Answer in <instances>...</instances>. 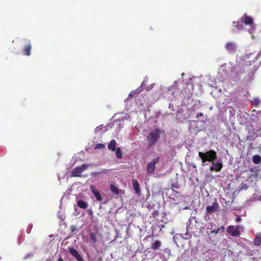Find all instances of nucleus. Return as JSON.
I'll return each instance as SVG.
<instances>
[{
	"label": "nucleus",
	"mask_w": 261,
	"mask_h": 261,
	"mask_svg": "<svg viewBox=\"0 0 261 261\" xmlns=\"http://www.w3.org/2000/svg\"><path fill=\"white\" fill-rule=\"evenodd\" d=\"M198 155L202 160V166L206 165V162H212L217 158V153L213 150H210L205 152H199Z\"/></svg>",
	"instance_id": "nucleus-1"
},
{
	"label": "nucleus",
	"mask_w": 261,
	"mask_h": 261,
	"mask_svg": "<svg viewBox=\"0 0 261 261\" xmlns=\"http://www.w3.org/2000/svg\"><path fill=\"white\" fill-rule=\"evenodd\" d=\"M160 138V132L158 129L150 132L147 138V141L148 142L149 146L154 145Z\"/></svg>",
	"instance_id": "nucleus-2"
},
{
	"label": "nucleus",
	"mask_w": 261,
	"mask_h": 261,
	"mask_svg": "<svg viewBox=\"0 0 261 261\" xmlns=\"http://www.w3.org/2000/svg\"><path fill=\"white\" fill-rule=\"evenodd\" d=\"M242 23L244 22L246 25H250V28L249 30V32L252 34L256 29V25L253 23V18L251 17L248 16L246 14L244 15L241 18Z\"/></svg>",
	"instance_id": "nucleus-3"
},
{
	"label": "nucleus",
	"mask_w": 261,
	"mask_h": 261,
	"mask_svg": "<svg viewBox=\"0 0 261 261\" xmlns=\"http://www.w3.org/2000/svg\"><path fill=\"white\" fill-rule=\"evenodd\" d=\"M244 228L242 226H238L234 227L233 226H229L227 228V232L233 237L239 236L240 231H243Z\"/></svg>",
	"instance_id": "nucleus-4"
},
{
	"label": "nucleus",
	"mask_w": 261,
	"mask_h": 261,
	"mask_svg": "<svg viewBox=\"0 0 261 261\" xmlns=\"http://www.w3.org/2000/svg\"><path fill=\"white\" fill-rule=\"evenodd\" d=\"M88 167V165L86 164H83L81 166H79L75 167L71 173V175L73 177H80L81 176V174L85 171L87 168Z\"/></svg>",
	"instance_id": "nucleus-5"
},
{
	"label": "nucleus",
	"mask_w": 261,
	"mask_h": 261,
	"mask_svg": "<svg viewBox=\"0 0 261 261\" xmlns=\"http://www.w3.org/2000/svg\"><path fill=\"white\" fill-rule=\"evenodd\" d=\"M223 167L222 161L221 160H218L216 161L214 160L212 162V165L210 168L211 170H215L216 172H219Z\"/></svg>",
	"instance_id": "nucleus-6"
},
{
	"label": "nucleus",
	"mask_w": 261,
	"mask_h": 261,
	"mask_svg": "<svg viewBox=\"0 0 261 261\" xmlns=\"http://www.w3.org/2000/svg\"><path fill=\"white\" fill-rule=\"evenodd\" d=\"M159 158L154 159L152 162L149 163L147 166V170L148 173H152L154 171L155 164L158 163Z\"/></svg>",
	"instance_id": "nucleus-7"
},
{
	"label": "nucleus",
	"mask_w": 261,
	"mask_h": 261,
	"mask_svg": "<svg viewBox=\"0 0 261 261\" xmlns=\"http://www.w3.org/2000/svg\"><path fill=\"white\" fill-rule=\"evenodd\" d=\"M219 208V204L217 202L215 201L212 205H208L206 208V212L208 214H212L216 212Z\"/></svg>",
	"instance_id": "nucleus-8"
},
{
	"label": "nucleus",
	"mask_w": 261,
	"mask_h": 261,
	"mask_svg": "<svg viewBox=\"0 0 261 261\" xmlns=\"http://www.w3.org/2000/svg\"><path fill=\"white\" fill-rule=\"evenodd\" d=\"M68 250L69 253L74 257L77 261H84L83 257L79 254V252L74 248L69 247Z\"/></svg>",
	"instance_id": "nucleus-9"
},
{
	"label": "nucleus",
	"mask_w": 261,
	"mask_h": 261,
	"mask_svg": "<svg viewBox=\"0 0 261 261\" xmlns=\"http://www.w3.org/2000/svg\"><path fill=\"white\" fill-rule=\"evenodd\" d=\"M32 48V45L30 40H25V45L23 49V53L24 55L30 56L31 54V50Z\"/></svg>",
	"instance_id": "nucleus-10"
},
{
	"label": "nucleus",
	"mask_w": 261,
	"mask_h": 261,
	"mask_svg": "<svg viewBox=\"0 0 261 261\" xmlns=\"http://www.w3.org/2000/svg\"><path fill=\"white\" fill-rule=\"evenodd\" d=\"M90 190L94 195L96 199L98 201H101L102 200V197L98 190H97L95 186L93 185H91L90 186Z\"/></svg>",
	"instance_id": "nucleus-11"
},
{
	"label": "nucleus",
	"mask_w": 261,
	"mask_h": 261,
	"mask_svg": "<svg viewBox=\"0 0 261 261\" xmlns=\"http://www.w3.org/2000/svg\"><path fill=\"white\" fill-rule=\"evenodd\" d=\"M225 48L228 51H229L230 52H232V51H234L236 50V49L237 48V45L235 43L229 42H228L225 45Z\"/></svg>",
	"instance_id": "nucleus-12"
},
{
	"label": "nucleus",
	"mask_w": 261,
	"mask_h": 261,
	"mask_svg": "<svg viewBox=\"0 0 261 261\" xmlns=\"http://www.w3.org/2000/svg\"><path fill=\"white\" fill-rule=\"evenodd\" d=\"M133 188L137 194H140V189L139 184L136 179H133L132 181Z\"/></svg>",
	"instance_id": "nucleus-13"
},
{
	"label": "nucleus",
	"mask_w": 261,
	"mask_h": 261,
	"mask_svg": "<svg viewBox=\"0 0 261 261\" xmlns=\"http://www.w3.org/2000/svg\"><path fill=\"white\" fill-rule=\"evenodd\" d=\"M142 89H143L142 87L140 86L138 89H137L135 90L132 91L129 94V97H134V96H136L137 95L139 94V93H140L142 92Z\"/></svg>",
	"instance_id": "nucleus-14"
},
{
	"label": "nucleus",
	"mask_w": 261,
	"mask_h": 261,
	"mask_svg": "<svg viewBox=\"0 0 261 261\" xmlns=\"http://www.w3.org/2000/svg\"><path fill=\"white\" fill-rule=\"evenodd\" d=\"M108 149L113 151H115L116 149V141L115 140L111 141L110 144L108 145Z\"/></svg>",
	"instance_id": "nucleus-15"
},
{
	"label": "nucleus",
	"mask_w": 261,
	"mask_h": 261,
	"mask_svg": "<svg viewBox=\"0 0 261 261\" xmlns=\"http://www.w3.org/2000/svg\"><path fill=\"white\" fill-rule=\"evenodd\" d=\"M110 189L114 194L118 195L119 194V189L113 184L110 185Z\"/></svg>",
	"instance_id": "nucleus-16"
},
{
	"label": "nucleus",
	"mask_w": 261,
	"mask_h": 261,
	"mask_svg": "<svg viewBox=\"0 0 261 261\" xmlns=\"http://www.w3.org/2000/svg\"><path fill=\"white\" fill-rule=\"evenodd\" d=\"M77 205L81 208L86 209L88 207V204L84 201L80 200L77 202Z\"/></svg>",
	"instance_id": "nucleus-17"
},
{
	"label": "nucleus",
	"mask_w": 261,
	"mask_h": 261,
	"mask_svg": "<svg viewBox=\"0 0 261 261\" xmlns=\"http://www.w3.org/2000/svg\"><path fill=\"white\" fill-rule=\"evenodd\" d=\"M254 244L258 246L261 243V234H257L254 240Z\"/></svg>",
	"instance_id": "nucleus-18"
},
{
	"label": "nucleus",
	"mask_w": 261,
	"mask_h": 261,
	"mask_svg": "<svg viewBox=\"0 0 261 261\" xmlns=\"http://www.w3.org/2000/svg\"><path fill=\"white\" fill-rule=\"evenodd\" d=\"M161 245V242L159 241H156L152 244V248L154 249H158Z\"/></svg>",
	"instance_id": "nucleus-19"
},
{
	"label": "nucleus",
	"mask_w": 261,
	"mask_h": 261,
	"mask_svg": "<svg viewBox=\"0 0 261 261\" xmlns=\"http://www.w3.org/2000/svg\"><path fill=\"white\" fill-rule=\"evenodd\" d=\"M253 161L255 164L259 163L261 162V158L258 155H255L253 157Z\"/></svg>",
	"instance_id": "nucleus-20"
},
{
	"label": "nucleus",
	"mask_w": 261,
	"mask_h": 261,
	"mask_svg": "<svg viewBox=\"0 0 261 261\" xmlns=\"http://www.w3.org/2000/svg\"><path fill=\"white\" fill-rule=\"evenodd\" d=\"M116 155L118 159H122L121 150L120 148H117L116 150Z\"/></svg>",
	"instance_id": "nucleus-21"
},
{
	"label": "nucleus",
	"mask_w": 261,
	"mask_h": 261,
	"mask_svg": "<svg viewBox=\"0 0 261 261\" xmlns=\"http://www.w3.org/2000/svg\"><path fill=\"white\" fill-rule=\"evenodd\" d=\"M233 24H236L234 25V27L237 28L238 30H241L243 28V25L242 23H240V22H233Z\"/></svg>",
	"instance_id": "nucleus-22"
},
{
	"label": "nucleus",
	"mask_w": 261,
	"mask_h": 261,
	"mask_svg": "<svg viewBox=\"0 0 261 261\" xmlns=\"http://www.w3.org/2000/svg\"><path fill=\"white\" fill-rule=\"evenodd\" d=\"M90 238L93 241V243H95L97 242L96 236L93 232L90 233Z\"/></svg>",
	"instance_id": "nucleus-23"
},
{
	"label": "nucleus",
	"mask_w": 261,
	"mask_h": 261,
	"mask_svg": "<svg viewBox=\"0 0 261 261\" xmlns=\"http://www.w3.org/2000/svg\"><path fill=\"white\" fill-rule=\"evenodd\" d=\"M105 147V146L104 145V144L101 143H98L95 146V148L96 149H101L104 148Z\"/></svg>",
	"instance_id": "nucleus-24"
},
{
	"label": "nucleus",
	"mask_w": 261,
	"mask_h": 261,
	"mask_svg": "<svg viewBox=\"0 0 261 261\" xmlns=\"http://www.w3.org/2000/svg\"><path fill=\"white\" fill-rule=\"evenodd\" d=\"M253 102L255 105H258L260 103V100L257 98H255L253 99Z\"/></svg>",
	"instance_id": "nucleus-25"
},
{
	"label": "nucleus",
	"mask_w": 261,
	"mask_h": 261,
	"mask_svg": "<svg viewBox=\"0 0 261 261\" xmlns=\"http://www.w3.org/2000/svg\"><path fill=\"white\" fill-rule=\"evenodd\" d=\"M70 228H71L72 232H74V231H76L77 229L76 227L75 226H73V225L71 226Z\"/></svg>",
	"instance_id": "nucleus-26"
},
{
	"label": "nucleus",
	"mask_w": 261,
	"mask_h": 261,
	"mask_svg": "<svg viewBox=\"0 0 261 261\" xmlns=\"http://www.w3.org/2000/svg\"><path fill=\"white\" fill-rule=\"evenodd\" d=\"M219 230V228H218V229H214V230L211 231V233H214L216 234V233H217L218 232Z\"/></svg>",
	"instance_id": "nucleus-27"
},
{
	"label": "nucleus",
	"mask_w": 261,
	"mask_h": 261,
	"mask_svg": "<svg viewBox=\"0 0 261 261\" xmlns=\"http://www.w3.org/2000/svg\"><path fill=\"white\" fill-rule=\"evenodd\" d=\"M241 218L240 217H238L236 219V221L238 222L241 221Z\"/></svg>",
	"instance_id": "nucleus-28"
},
{
	"label": "nucleus",
	"mask_w": 261,
	"mask_h": 261,
	"mask_svg": "<svg viewBox=\"0 0 261 261\" xmlns=\"http://www.w3.org/2000/svg\"><path fill=\"white\" fill-rule=\"evenodd\" d=\"M170 252V250L168 249H164V253H169Z\"/></svg>",
	"instance_id": "nucleus-29"
},
{
	"label": "nucleus",
	"mask_w": 261,
	"mask_h": 261,
	"mask_svg": "<svg viewBox=\"0 0 261 261\" xmlns=\"http://www.w3.org/2000/svg\"><path fill=\"white\" fill-rule=\"evenodd\" d=\"M202 115H203V114H202V113H199L197 114V117H199V116H202Z\"/></svg>",
	"instance_id": "nucleus-30"
},
{
	"label": "nucleus",
	"mask_w": 261,
	"mask_h": 261,
	"mask_svg": "<svg viewBox=\"0 0 261 261\" xmlns=\"http://www.w3.org/2000/svg\"><path fill=\"white\" fill-rule=\"evenodd\" d=\"M58 261H64V260H63V259L62 257H60L58 258Z\"/></svg>",
	"instance_id": "nucleus-31"
},
{
	"label": "nucleus",
	"mask_w": 261,
	"mask_h": 261,
	"mask_svg": "<svg viewBox=\"0 0 261 261\" xmlns=\"http://www.w3.org/2000/svg\"><path fill=\"white\" fill-rule=\"evenodd\" d=\"M172 188H175L176 189H178V187L177 186H172Z\"/></svg>",
	"instance_id": "nucleus-32"
},
{
	"label": "nucleus",
	"mask_w": 261,
	"mask_h": 261,
	"mask_svg": "<svg viewBox=\"0 0 261 261\" xmlns=\"http://www.w3.org/2000/svg\"><path fill=\"white\" fill-rule=\"evenodd\" d=\"M259 200H260V201H261V195H260V196H259Z\"/></svg>",
	"instance_id": "nucleus-33"
},
{
	"label": "nucleus",
	"mask_w": 261,
	"mask_h": 261,
	"mask_svg": "<svg viewBox=\"0 0 261 261\" xmlns=\"http://www.w3.org/2000/svg\"><path fill=\"white\" fill-rule=\"evenodd\" d=\"M105 172L103 171H102V172H100L99 173H105Z\"/></svg>",
	"instance_id": "nucleus-34"
}]
</instances>
